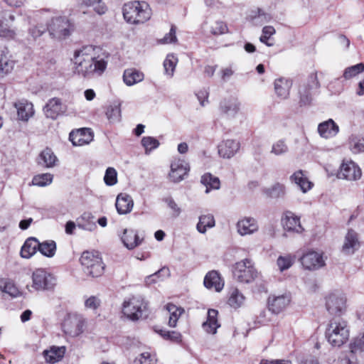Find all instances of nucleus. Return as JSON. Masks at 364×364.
I'll use <instances>...</instances> for the list:
<instances>
[{
  "mask_svg": "<svg viewBox=\"0 0 364 364\" xmlns=\"http://www.w3.org/2000/svg\"><path fill=\"white\" fill-rule=\"evenodd\" d=\"M75 71L83 77L101 75L105 70L107 63L102 58L95 57V48L85 46L74 54Z\"/></svg>",
  "mask_w": 364,
  "mask_h": 364,
  "instance_id": "nucleus-1",
  "label": "nucleus"
},
{
  "mask_svg": "<svg viewBox=\"0 0 364 364\" xmlns=\"http://www.w3.org/2000/svg\"><path fill=\"white\" fill-rule=\"evenodd\" d=\"M122 10L124 20L132 24L146 22L151 14L149 5L145 1L128 2L124 5Z\"/></svg>",
  "mask_w": 364,
  "mask_h": 364,
  "instance_id": "nucleus-2",
  "label": "nucleus"
},
{
  "mask_svg": "<svg viewBox=\"0 0 364 364\" xmlns=\"http://www.w3.org/2000/svg\"><path fill=\"white\" fill-rule=\"evenodd\" d=\"M326 336L333 346H341L349 338L347 322L342 318H333L328 325Z\"/></svg>",
  "mask_w": 364,
  "mask_h": 364,
  "instance_id": "nucleus-3",
  "label": "nucleus"
},
{
  "mask_svg": "<svg viewBox=\"0 0 364 364\" xmlns=\"http://www.w3.org/2000/svg\"><path fill=\"white\" fill-rule=\"evenodd\" d=\"M148 303L142 296H132L125 299L122 313L129 320L136 321L146 316Z\"/></svg>",
  "mask_w": 364,
  "mask_h": 364,
  "instance_id": "nucleus-4",
  "label": "nucleus"
},
{
  "mask_svg": "<svg viewBox=\"0 0 364 364\" xmlns=\"http://www.w3.org/2000/svg\"><path fill=\"white\" fill-rule=\"evenodd\" d=\"M87 318L82 314L70 313L66 315L62 323L63 332L70 337H78L87 328Z\"/></svg>",
  "mask_w": 364,
  "mask_h": 364,
  "instance_id": "nucleus-5",
  "label": "nucleus"
},
{
  "mask_svg": "<svg viewBox=\"0 0 364 364\" xmlns=\"http://www.w3.org/2000/svg\"><path fill=\"white\" fill-rule=\"evenodd\" d=\"M31 287L38 291H51L56 285L55 277L43 268L35 269L31 276Z\"/></svg>",
  "mask_w": 364,
  "mask_h": 364,
  "instance_id": "nucleus-6",
  "label": "nucleus"
},
{
  "mask_svg": "<svg viewBox=\"0 0 364 364\" xmlns=\"http://www.w3.org/2000/svg\"><path fill=\"white\" fill-rule=\"evenodd\" d=\"M80 260L84 268V272L87 274L93 277H97L102 274L105 267L102 258L98 253L88 251L84 252Z\"/></svg>",
  "mask_w": 364,
  "mask_h": 364,
  "instance_id": "nucleus-7",
  "label": "nucleus"
},
{
  "mask_svg": "<svg viewBox=\"0 0 364 364\" xmlns=\"http://www.w3.org/2000/svg\"><path fill=\"white\" fill-rule=\"evenodd\" d=\"M233 274L238 282L250 283L258 277L259 272L251 259H245L235 263Z\"/></svg>",
  "mask_w": 364,
  "mask_h": 364,
  "instance_id": "nucleus-8",
  "label": "nucleus"
},
{
  "mask_svg": "<svg viewBox=\"0 0 364 364\" xmlns=\"http://www.w3.org/2000/svg\"><path fill=\"white\" fill-rule=\"evenodd\" d=\"M326 309L328 311L335 316L343 315L347 309V299L342 293H333L326 298Z\"/></svg>",
  "mask_w": 364,
  "mask_h": 364,
  "instance_id": "nucleus-9",
  "label": "nucleus"
},
{
  "mask_svg": "<svg viewBox=\"0 0 364 364\" xmlns=\"http://www.w3.org/2000/svg\"><path fill=\"white\" fill-rule=\"evenodd\" d=\"M71 24L66 17L53 18L48 26L50 35L58 38L68 36L71 31Z\"/></svg>",
  "mask_w": 364,
  "mask_h": 364,
  "instance_id": "nucleus-10",
  "label": "nucleus"
},
{
  "mask_svg": "<svg viewBox=\"0 0 364 364\" xmlns=\"http://www.w3.org/2000/svg\"><path fill=\"white\" fill-rule=\"evenodd\" d=\"M67 106L58 97L50 99L43 107V112L47 118L56 119L60 115L65 114Z\"/></svg>",
  "mask_w": 364,
  "mask_h": 364,
  "instance_id": "nucleus-11",
  "label": "nucleus"
},
{
  "mask_svg": "<svg viewBox=\"0 0 364 364\" xmlns=\"http://www.w3.org/2000/svg\"><path fill=\"white\" fill-rule=\"evenodd\" d=\"M241 104L235 97L223 99L219 106L220 111L228 118H235L240 112Z\"/></svg>",
  "mask_w": 364,
  "mask_h": 364,
  "instance_id": "nucleus-12",
  "label": "nucleus"
},
{
  "mask_svg": "<svg viewBox=\"0 0 364 364\" xmlns=\"http://www.w3.org/2000/svg\"><path fill=\"white\" fill-rule=\"evenodd\" d=\"M189 170V165L185 161L181 159L174 160L171 164L169 178L173 183H178L183 180Z\"/></svg>",
  "mask_w": 364,
  "mask_h": 364,
  "instance_id": "nucleus-13",
  "label": "nucleus"
},
{
  "mask_svg": "<svg viewBox=\"0 0 364 364\" xmlns=\"http://www.w3.org/2000/svg\"><path fill=\"white\" fill-rule=\"evenodd\" d=\"M303 267L309 270H315L324 266L325 262L322 255L315 252L309 251L301 257Z\"/></svg>",
  "mask_w": 364,
  "mask_h": 364,
  "instance_id": "nucleus-14",
  "label": "nucleus"
},
{
  "mask_svg": "<svg viewBox=\"0 0 364 364\" xmlns=\"http://www.w3.org/2000/svg\"><path fill=\"white\" fill-rule=\"evenodd\" d=\"M320 86L319 82L316 73H312L309 76V82L306 85H304L299 88L300 104L301 105H306L311 102V90L317 89Z\"/></svg>",
  "mask_w": 364,
  "mask_h": 364,
  "instance_id": "nucleus-15",
  "label": "nucleus"
},
{
  "mask_svg": "<svg viewBox=\"0 0 364 364\" xmlns=\"http://www.w3.org/2000/svg\"><path fill=\"white\" fill-rule=\"evenodd\" d=\"M338 176L348 181H356L361 177V170L352 161H343L340 167Z\"/></svg>",
  "mask_w": 364,
  "mask_h": 364,
  "instance_id": "nucleus-16",
  "label": "nucleus"
},
{
  "mask_svg": "<svg viewBox=\"0 0 364 364\" xmlns=\"http://www.w3.org/2000/svg\"><path fill=\"white\" fill-rule=\"evenodd\" d=\"M282 224L284 230L301 233L304 228L300 223V218L291 211H287L282 218Z\"/></svg>",
  "mask_w": 364,
  "mask_h": 364,
  "instance_id": "nucleus-17",
  "label": "nucleus"
},
{
  "mask_svg": "<svg viewBox=\"0 0 364 364\" xmlns=\"http://www.w3.org/2000/svg\"><path fill=\"white\" fill-rule=\"evenodd\" d=\"M236 228L240 235L245 236L257 232L259 230V225L255 218L245 217L237 221Z\"/></svg>",
  "mask_w": 364,
  "mask_h": 364,
  "instance_id": "nucleus-18",
  "label": "nucleus"
},
{
  "mask_svg": "<svg viewBox=\"0 0 364 364\" xmlns=\"http://www.w3.org/2000/svg\"><path fill=\"white\" fill-rule=\"evenodd\" d=\"M203 30L206 34L219 36L228 31V26L223 21L210 17L204 22Z\"/></svg>",
  "mask_w": 364,
  "mask_h": 364,
  "instance_id": "nucleus-19",
  "label": "nucleus"
},
{
  "mask_svg": "<svg viewBox=\"0 0 364 364\" xmlns=\"http://www.w3.org/2000/svg\"><path fill=\"white\" fill-rule=\"evenodd\" d=\"M360 246L358 233L353 230H349L344 237L342 245L343 253L353 255L360 248Z\"/></svg>",
  "mask_w": 364,
  "mask_h": 364,
  "instance_id": "nucleus-20",
  "label": "nucleus"
},
{
  "mask_svg": "<svg viewBox=\"0 0 364 364\" xmlns=\"http://www.w3.org/2000/svg\"><path fill=\"white\" fill-rule=\"evenodd\" d=\"M93 139L90 129L82 128L70 133L69 139L74 146H83L89 144Z\"/></svg>",
  "mask_w": 364,
  "mask_h": 364,
  "instance_id": "nucleus-21",
  "label": "nucleus"
},
{
  "mask_svg": "<svg viewBox=\"0 0 364 364\" xmlns=\"http://www.w3.org/2000/svg\"><path fill=\"white\" fill-rule=\"evenodd\" d=\"M203 284L207 289L220 292L223 289L225 282L218 272L212 270L205 276Z\"/></svg>",
  "mask_w": 364,
  "mask_h": 364,
  "instance_id": "nucleus-22",
  "label": "nucleus"
},
{
  "mask_svg": "<svg viewBox=\"0 0 364 364\" xmlns=\"http://www.w3.org/2000/svg\"><path fill=\"white\" fill-rule=\"evenodd\" d=\"M317 129L320 136L326 139L334 137L339 132L338 125L332 119L320 123Z\"/></svg>",
  "mask_w": 364,
  "mask_h": 364,
  "instance_id": "nucleus-23",
  "label": "nucleus"
},
{
  "mask_svg": "<svg viewBox=\"0 0 364 364\" xmlns=\"http://www.w3.org/2000/svg\"><path fill=\"white\" fill-rule=\"evenodd\" d=\"M66 352L65 346H50L48 349L43 350V355L46 362L50 364H55L63 360Z\"/></svg>",
  "mask_w": 364,
  "mask_h": 364,
  "instance_id": "nucleus-24",
  "label": "nucleus"
},
{
  "mask_svg": "<svg viewBox=\"0 0 364 364\" xmlns=\"http://www.w3.org/2000/svg\"><path fill=\"white\" fill-rule=\"evenodd\" d=\"M240 149V143L234 139H227L218 145V154L225 159L232 157Z\"/></svg>",
  "mask_w": 364,
  "mask_h": 364,
  "instance_id": "nucleus-25",
  "label": "nucleus"
},
{
  "mask_svg": "<svg viewBox=\"0 0 364 364\" xmlns=\"http://www.w3.org/2000/svg\"><path fill=\"white\" fill-rule=\"evenodd\" d=\"M120 237L124 245L129 250L134 249L143 241V238H140L137 232L132 229H124Z\"/></svg>",
  "mask_w": 364,
  "mask_h": 364,
  "instance_id": "nucleus-26",
  "label": "nucleus"
},
{
  "mask_svg": "<svg viewBox=\"0 0 364 364\" xmlns=\"http://www.w3.org/2000/svg\"><path fill=\"white\" fill-rule=\"evenodd\" d=\"M289 298L286 295L269 296L268 298V308L274 314H279L289 304Z\"/></svg>",
  "mask_w": 364,
  "mask_h": 364,
  "instance_id": "nucleus-27",
  "label": "nucleus"
},
{
  "mask_svg": "<svg viewBox=\"0 0 364 364\" xmlns=\"http://www.w3.org/2000/svg\"><path fill=\"white\" fill-rule=\"evenodd\" d=\"M134 202L132 198L127 193L119 194L116 199L115 206L119 214H127L133 208Z\"/></svg>",
  "mask_w": 364,
  "mask_h": 364,
  "instance_id": "nucleus-28",
  "label": "nucleus"
},
{
  "mask_svg": "<svg viewBox=\"0 0 364 364\" xmlns=\"http://www.w3.org/2000/svg\"><path fill=\"white\" fill-rule=\"evenodd\" d=\"M14 66L15 61L9 55V53L0 49V77L11 73Z\"/></svg>",
  "mask_w": 364,
  "mask_h": 364,
  "instance_id": "nucleus-29",
  "label": "nucleus"
},
{
  "mask_svg": "<svg viewBox=\"0 0 364 364\" xmlns=\"http://www.w3.org/2000/svg\"><path fill=\"white\" fill-rule=\"evenodd\" d=\"M275 93L282 99H287L289 95L292 82L285 77L276 79L274 82Z\"/></svg>",
  "mask_w": 364,
  "mask_h": 364,
  "instance_id": "nucleus-30",
  "label": "nucleus"
},
{
  "mask_svg": "<svg viewBox=\"0 0 364 364\" xmlns=\"http://www.w3.org/2000/svg\"><path fill=\"white\" fill-rule=\"evenodd\" d=\"M17 109L18 117L20 119L27 121L34 114L33 106L27 100H20L14 104Z\"/></svg>",
  "mask_w": 364,
  "mask_h": 364,
  "instance_id": "nucleus-31",
  "label": "nucleus"
},
{
  "mask_svg": "<svg viewBox=\"0 0 364 364\" xmlns=\"http://www.w3.org/2000/svg\"><path fill=\"white\" fill-rule=\"evenodd\" d=\"M37 161L45 168H52L56 165L58 158L50 148H46L40 153Z\"/></svg>",
  "mask_w": 364,
  "mask_h": 364,
  "instance_id": "nucleus-32",
  "label": "nucleus"
},
{
  "mask_svg": "<svg viewBox=\"0 0 364 364\" xmlns=\"http://www.w3.org/2000/svg\"><path fill=\"white\" fill-rule=\"evenodd\" d=\"M39 242L35 237L28 238L21 247L20 255L21 257L29 259L33 256L38 250Z\"/></svg>",
  "mask_w": 364,
  "mask_h": 364,
  "instance_id": "nucleus-33",
  "label": "nucleus"
},
{
  "mask_svg": "<svg viewBox=\"0 0 364 364\" xmlns=\"http://www.w3.org/2000/svg\"><path fill=\"white\" fill-rule=\"evenodd\" d=\"M164 309L168 314V325L170 327L174 328L176 326L177 321L181 316L184 313V309L172 303H168Z\"/></svg>",
  "mask_w": 364,
  "mask_h": 364,
  "instance_id": "nucleus-34",
  "label": "nucleus"
},
{
  "mask_svg": "<svg viewBox=\"0 0 364 364\" xmlns=\"http://www.w3.org/2000/svg\"><path fill=\"white\" fill-rule=\"evenodd\" d=\"M218 311L215 309H209L208 311V317L205 322L203 323L204 331L208 333L215 334L220 324L218 322Z\"/></svg>",
  "mask_w": 364,
  "mask_h": 364,
  "instance_id": "nucleus-35",
  "label": "nucleus"
},
{
  "mask_svg": "<svg viewBox=\"0 0 364 364\" xmlns=\"http://www.w3.org/2000/svg\"><path fill=\"white\" fill-rule=\"evenodd\" d=\"M290 179L300 188L303 193H306L312 188L313 183L309 181L302 171H296L291 176Z\"/></svg>",
  "mask_w": 364,
  "mask_h": 364,
  "instance_id": "nucleus-36",
  "label": "nucleus"
},
{
  "mask_svg": "<svg viewBox=\"0 0 364 364\" xmlns=\"http://www.w3.org/2000/svg\"><path fill=\"white\" fill-rule=\"evenodd\" d=\"M77 226L80 229L92 232L97 228L96 223L94 220V216L90 213H83L77 220Z\"/></svg>",
  "mask_w": 364,
  "mask_h": 364,
  "instance_id": "nucleus-37",
  "label": "nucleus"
},
{
  "mask_svg": "<svg viewBox=\"0 0 364 364\" xmlns=\"http://www.w3.org/2000/svg\"><path fill=\"white\" fill-rule=\"evenodd\" d=\"M143 73L135 69H127L123 74V80L128 86L134 85L144 80Z\"/></svg>",
  "mask_w": 364,
  "mask_h": 364,
  "instance_id": "nucleus-38",
  "label": "nucleus"
},
{
  "mask_svg": "<svg viewBox=\"0 0 364 364\" xmlns=\"http://www.w3.org/2000/svg\"><path fill=\"white\" fill-rule=\"evenodd\" d=\"M245 297L237 288H232L229 291L228 304L233 309H238L245 302Z\"/></svg>",
  "mask_w": 364,
  "mask_h": 364,
  "instance_id": "nucleus-39",
  "label": "nucleus"
},
{
  "mask_svg": "<svg viewBox=\"0 0 364 364\" xmlns=\"http://www.w3.org/2000/svg\"><path fill=\"white\" fill-rule=\"evenodd\" d=\"M200 182L206 187L205 193H208L211 190H218L220 186L219 178L208 173L202 176Z\"/></svg>",
  "mask_w": 364,
  "mask_h": 364,
  "instance_id": "nucleus-40",
  "label": "nucleus"
},
{
  "mask_svg": "<svg viewBox=\"0 0 364 364\" xmlns=\"http://www.w3.org/2000/svg\"><path fill=\"white\" fill-rule=\"evenodd\" d=\"M215 222L213 215L207 214L199 217V221L196 225L197 230L200 233H205L208 228L215 226Z\"/></svg>",
  "mask_w": 364,
  "mask_h": 364,
  "instance_id": "nucleus-41",
  "label": "nucleus"
},
{
  "mask_svg": "<svg viewBox=\"0 0 364 364\" xmlns=\"http://www.w3.org/2000/svg\"><path fill=\"white\" fill-rule=\"evenodd\" d=\"M38 251L47 257H52L55 254L56 244L53 240L39 242Z\"/></svg>",
  "mask_w": 364,
  "mask_h": 364,
  "instance_id": "nucleus-42",
  "label": "nucleus"
},
{
  "mask_svg": "<svg viewBox=\"0 0 364 364\" xmlns=\"http://www.w3.org/2000/svg\"><path fill=\"white\" fill-rule=\"evenodd\" d=\"M177 63L178 58L173 54L167 55L165 60L164 61L165 75L168 77H172Z\"/></svg>",
  "mask_w": 364,
  "mask_h": 364,
  "instance_id": "nucleus-43",
  "label": "nucleus"
},
{
  "mask_svg": "<svg viewBox=\"0 0 364 364\" xmlns=\"http://www.w3.org/2000/svg\"><path fill=\"white\" fill-rule=\"evenodd\" d=\"M349 348L353 355L363 358L364 355V333L363 336L357 338L351 342Z\"/></svg>",
  "mask_w": 364,
  "mask_h": 364,
  "instance_id": "nucleus-44",
  "label": "nucleus"
},
{
  "mask_svg": "<svg viewBox=\"0 0 364 364\" xmlns=\"http://www.w3.org/2000/svg\"><path fill=\"white\" fill-rule=\"evenodd\" d=\"M295 256L291 254L280 255L277 260V264L280 272L289 269L295 261Z\"/></svg>",
  "mask_w": 364,
  "mask_h": 364,
  "instance_id": "nucleus-45",
  "label": "nucleus"
},
{
  "mask_svg": "<svg viewBox=\"0 0 364 364\" xmlns=\"http://www.w3.org/2000/svg\"><path fill=\"white\" fill-rule=\"evenodd\" d=\"M349 148L354 154L364 151V138L356 135H351L349 138Z\"/></svg>",
  "mask_w": 364,
  "mask_h": 364,
  "instance_id": "nucleus-46",
  "label": "nucleus"
},
{
  "mask_svg": "<svg viewBox=\"0 0 364 364\" xmlns=\"http://www.w3.org/2000/svg\"><path fill=\"white\" fill-rule=\"evenodd\" d=\"M106 116L111 122H119L121 117L119 104L109 105L106 110Z\"/></svg>",
  "mask_w": 364,
  "mask_h": 364,
  "instance_id": "nucleus-47",
  "label": "nucleus"
},
{
  "mask_svg": "<svg viewBox=\"0 0 364 364\" xmlns=\"http://www.w3.org/2000/svg\"><path fill=\"white\" fill-rule=\"evenodd\" d=\"M53 181V175L50 173H42L35 176L32 179L34 186L43 187L50 184Z\"/></svg>",
  "mask_w": 364,
  "mask_h": 364,
  "instance_id": "nucleus-48",
  "label": "nucleus"
},
{
  "mask_svg": "<svg viewBox=\"0 0 364 364\" xmlns=\"http://www.w3.org/2000/svg\"><path fill=\"white\" fill-rule=\"evenodd\" d=\"M142 146L145 149V153L149 154L152 150L159 147V141L153 136H144L141 141Z\"/></svg>",
  "mask_w": 364,
  "mask_h": 364,
  "instance_id": "nucleus-49",
  "label": "nucleus"
},
{
  "mask_svg": "<svg viewBox=\"0 0 364 364\" xmlns=\"http://www.w3.org/2000/svg\"><path fill=\"white\" fill-rule=\"evenodd\" d=\"M364 71V64L360 63L357 65L348 67L345 69L343 77L346 80L355 77L357 75Z\"/></svg>",
  "mask_w": 364,
  "mask_h": 364,
  "instance_id": "nucleus-50",
  "label": "nucleus"
},
{
  "mask_svg": "<svg viewBox=\"0 0 364 364\" xmlns=\"http://www.w3.org/2000/svg\"><path fill=\"white\" fill-rule=\"evenodd\" d=\"M285 190L284 185L277 183L268 188L267 193L272 198H280L284 196Z\"/></svg>",
  "mask_w": 364,
  "mask_h": 364,
  "instance_id": "nucleus-51",
  "label": "nucleus"
},
{
  "mask_svg": "<svg viewBox=\"0 0 364 364\" xmlns=\"http://www.w3.org/2000/svg\"><path fill=\"white\" fill-rule=\"evenodd\" d=\"M156 332L164 338L174 342H180L181 341V335L179 332L175 331H167L165 329H159Z\"/></svg>",
  "mask_w": 364,
  "mask_h": 364,
  "instance_id": "nucleus-52",
  "label": "nucleus"
},
{
  "mask_svg": "<svg viewBox=\"0 0 364 364\" xmlns=\"http://www.w3.org/2000/svg\"><path fill=\"white\" fill-rule=\"evenodd\" d=\"M0 290L12 297H17L21 295L17 287L11 281H6L3 287L0 286Z\"/></svg>",
  "mask_w": 364,
  "mask_h": 364,
  "instance_id": "nucleus-53",
  "label": "nucleus"
},
{
  "mask_svg": "<svg viewBox=\"0 0 364 364\" xmlns=\"http://www.w3.org/2000/svg\"><path fill=\"white\" fill-rule=\"evenodd\" d=\"M289 149L284 140H278L272 144L271 153L276 155H283L287 153Z\"/></svg>",
  "mask_w": 364,
  "mask_h": 364,
  "instance_id": "nucleus-54",
  "label": "nucleus"
},
{
  "mask_svg": "<svg viewBox=\"0 0 364 364\" xmlns=\"http://www.w3.org/2000/svg\"><path fill=\"white\" fill-rule=\"evenodd\" d=\"M104 181L105 184L109 186H114L117 183V173L115 168L112 167H109L107 168L104 176Z\"/></svg>",
  "mask_w": 364,
  "mask_h": 364,
  "instance_id": "nucleus-55",
  "label": "nucleus"
},
{
  "mask_svg": "<svg viewBox=\"0 0 364 364\" xmlns=\"http://www.w3.org/2000/svg\"><path fill=\"white\" fill-rule=\"evenodd\" d=\"M134 363L135 364H156V358L150 353L144 352L135 359Z\"/></svg>",
  "mask_w": 364,
  "mask_h": 364,
  "instance_id": "nucleus-56",
  "label": "nucleus"
},
{
  "mask_svg": "<svg viewBox=\"0 0 364 364\" xmlns=\"http://www.w3.org/2000/svg\"><path fill=\"white\" fill-rule=\"evenodd\" d=\"M102 0H82L83 4L87 6H95L97 5L95 8V11L100 15L104 14L107 8L104 4H101Z\"/></svg>",
  "mask_w": 364,
  "mask_h": 364,
  "instance_id": "nucleus-57",
  "label": "nucleus"
},
{
  "mask_svg": "<svg viewBox=\"0 0 364 364\" xmlns=\"http://www.w3.org/2000/svg\"><path fill=\"white\" fill-rule=\"evenodd\" d=\"M100 304V299L95 296H91L85 301V307L92 311L97 310Z\"/></svg>",
  "mask_w": 364,
  "mask_h": 364,
  "instance_id": "nucleus-58",
  "label": "nucleus"
},
{
  "mask_svg": "<svg viewBox=\"0 0 364 364\" xmlns=\"http://www.w3.org/2000/svg\"><path fill=\"white\" fill-rule=\"evenodd\" d=\"M349 351L348 354L343 355L338 359V364H358V360L355 355Z\"/></svg>",
  "mask_w": 364,
  "mask_h": 364,
  "instance_id": "nucleus-59",
  "label": "nucleus"
},
{
  "mask_svg": "<svg viewBox=\"0 0 364 364\" xmlns=\"http://www.w3.org/2000/svg\"><path fill=\"white\" fill-rule=\"evenodd\" d=\"M163 274L164 277H167L169 274V269L166 267H163L160 269L158 272H155L154 274L147 277L146 278V282L148 284H151V283L156 282V277H159V275Z\"/></svg>",
  "mask_w": 364,
  "mask_h": 364,
  "instance_id": "nucleus-60",
  "label": "nucleus"
},
{
  "mask_svg": "<svg viewBox=\"0 0 364 364\" xmlns=\"http://www.w3.org/2000/svg\"><path fill=\"white\" fill-rule=\"evenodd\" d=\"M177 41L176 36V28L172 26L168 33L166 34L163 38L159 40L161 43H175Z\"/></svg>",
  "mask_w": 364,
  "mask_h": 364,
  "instance_id": "nucleus-61",
  "label": "nucleus"
},
{
  "mask_svg": "<svg viewBox=\"0 0 364 364\" xmlns=\"http://www.w3.org/2000/svg\"><path fill=\"white\" fill-rule=\"evenodd\" d=\"M221 78L223 81L228 80L234 74V70L232 66L222 68L220 71Z\"/></svg>",
  "mask_w": 364,
  "mask_h": 364,
  "instance_id": "nucleus-62",
  "label": "nucleus"
},
{
  "mask_svg": "<svg viewBox=\"0 0 364 364\" xmlns=\"http://www.w3.org/2000/svg\"><path fill=\"white\" fill-rule=\"evenodd\" d=\"M208 95L209 93L205 89L201 90L197 92V97L202 106L205 105V101L208 100Z\"/></svg>",
  "mask_w": 364,
  "mask_h": 364,
  "instance_id": "nucleus-63",
  "label": "nucleus"
},
{
  "mask_svg": "<svg viewBox=\"0 0 364 364\" xmlns=\"http://www.w3.org/2000/svg\"><path fill=\"white\" fill-rule=\"evenodd\" d=\"M259 364H292L290 360H262Z\"/></svg>",
  "mask_w": 364,
  "mask_h": 364,
  "instance_id": "nucleus-64",
  "label": "nucleus"
}]
</instances>
